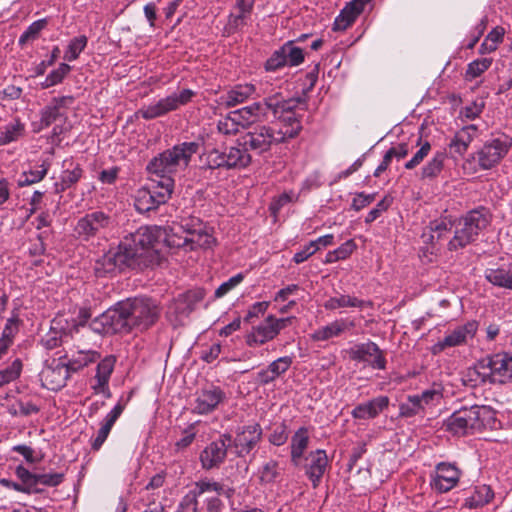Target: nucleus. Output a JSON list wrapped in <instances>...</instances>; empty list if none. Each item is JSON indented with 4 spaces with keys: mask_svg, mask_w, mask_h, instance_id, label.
Here are the masks:
<instances>
[{
    "mask_svg": "<svg viewBox=\"0 0 512 512\" xmlns=\"http://www.w3.org/2000/svg\"><path fill=\"white\" fill-rule=\"evenodd\" d=\"M166 230L159 226H142L120 242L117 248L109 250L94 266L98 277L114 274L136 264L139 258H146L156 250L161 240L168 242Z\"/></svg>",
    "mask_w": 512,
    "mask_h": 512,
    "instance_id": "f257e3e1",
    "label": "nucleus"
},
{
    "mask_svg": "<svg viewBox=\"0 0 512 512\" xmlns=\"http://www.w3.org/2000/svg\"><path fill=\"white\" fill-rule=\"evenodd\" d=\"M496 424L495 411L486 405L462 407L443 423L446 431L455 436H465L484 429H493Z\"/></svg>",
    "mask_w": 512,
    "mask_h": 512,
    "instance_id": "f03ea898",
    "label": "nucleus"
},
{
    "mask_svg": "<svg viewBox=\"0 0 512 512\" xmlns=\"http://www.w3.org/2000/svg\"><path fill=\"white\" fill-rule=\"evenodd\" d=\"M196 142H183L155 156L147 165L148 172L159 180H174L173 176L184 171L194 154L198 152Z\"/></svg>",
    "mask_w": 512,
    "mask_h": 512,
    "instance_id": "7ed1b4c3",
    "label": "nucleus"
},
{
    "mask_svg": "<svg viewBox=\"0 0 512 512\" xmlns=\"http://www.w3.org/2000/svg\"><path fill=\"white\" fill-rule=\"evenodd\" d=\"M470 381L506 383L512 379V354L498 353L482 358L467 372Z\"/></svg>",
    "mask_w": 512,
    "mask_h": 512,
    "instance_id": "20e7f679",
    "label": "nucleus"
},
{
    "mask_svg": "<svg viewBox=\"0 0 512 512\" xmlns=\"http://www.w3.org/2000/svg\"><path fill=\"white\" fill-rule=\"evenodd\" d=\"M490 223V215L484 208L475 209L458 219L454 226V237L448 243L451 251L462 249L474 242L480 232Z\"/></svg>",
    "mask_w": 512,
    "mask_h": 512,
    "instance_id": "39448f33",
    "label": "nucleus"
},
{
    "mask_svg": "<svg viewBox=\"0 0 512 512\" xmlns=\"http://www.w3.org/2000/svg\"><path fill=\"white\" fill-rule=\"evenodd\" d=\"M124 302L132 329L140 331L153 326L160 316V307L147 297L128 298Z\"/></svg>",
    "mask_w": 512,
    "mask_h": 512,
    "instance_id": "423d86ee",
    "label": "nucleus"
},
{
    "mask_svg": "<svg viewBox=\"0 0 512 512\" xmlns=\"http://www.w3.org/2000/svg\"><path fill=\"white\" fill-rule=\"evenodd\" d=\"M284 142L281 131L268 125H258L238 138L239 146L245 147L249 152L252 151L258 155L270 151L273 145Z\"/></svg>",
    "mask_w": 512,
    "mask_h": 512,
    "instance_id": "0eeeda50",
    "label": "nucleus"
},
{
    "mask_svg": "<svg viewBox=\"0 0 512 512\" xmlns=\"http://www.w3.org/2000/svg\"><path fill=\"white\" fill-rule=\"evenodd\" d=\"M174 188V180L152 179L151 185L138 191L136 197V208L141 212L155 209L165 203L171 196Z\"/></svg>",
    "mask_w": 512,
    "mask_h": 512,
    "instance_id": "6e6552de",
    "label": "nucleus"
},
{
    "mask_svg": "<svg viewBox=\"0 0 512 512\" xmlns=\"http://www.w3.org/2000/svg\"><path fill=\"white\" fill-rule=\"evenodd\" d=\"M212 493L224 495V497L230 499L235 490L210 479L199 480L195 483L194 488L183 497L177 512H198V498Z\"/></svg>",
    "mask_w": 512,
    "mask_h": 512,
    "instance_id": "1a4fd4ad",
    "label": "nucleus"
},
{
    "mask_svg": "<svg viewBox=\"0 0 512 512\" xmlns=\"http://www.w3.org/2000/svg\"><path fill=\"white\" fill-rule=\"evenodd\" d=\"M194 95L195 92L191 89H183L181 91L174 92L165 98L159 99L155 103L144 106L139 113L141 117L146 120L155 119L186 105L191 101Z\"/></svg>",
    "mask_w": 512,
    "mask_h": 512,
    "instance_id": "9d476101",
    "label": "nucleus"
},
{
    "mask_svg": "<svg viewBox=\"0 0 512 512\" xmlns=\"http://www.w3.org/2000/svg\"><path fill=\"white\" fill-rule=\"evenodd\" d=\"M93 324L95 330L106 334L127 333L132 330L123 301L105 311Z\"/></svg>",
    "mask_w": 512,
    "mask_h": 512,
    "instance_id": "9b49d317",
    "label": "nucleus"
},
{
    "mask_svg": "<svg viewBox=\"0 0 512 512\" xmlns=\"http://www.w3.org/2000/svg\"><path fill=\"white\" fill-rule=\"evenodd\" d=\"M293 319V317L276 318L269 315L261 324L252 328L246 336V344L249 347H257L273 340Z\"/></svg>",
    "mask_w": 512,
    "mask_h": 512,
    "instance_id": "f8f14e48",
    "label": "nucleus"
},
{
    "mask_svg": "<svg viewBox=\"0 0 512 512\" xmlns=\"http://www.w3.org/2000/svg\"><path fill=\"white\" fill-rule=\"evenodd\" d=\"M230 446H232V436L229 434H222L209 443L200 453L202 468L205 470L218 468L225 461Z\"/></svg>",
    "mask_w": 512,
    "mask_h": 512,
    "instance_id": "ddd939ff",
    "label": "nucleus"
},
{
    "mask_svg": "<svg viewBox=\"0 0 512 512\" xmlns=\"http://www.w3.org/2000/svg\"><path fill=\"white\" fill-rule=\"evenodd\" d=\"M346 354L353 361L367 363L374 369H385L386 360L383 352L372 341L355 344L346 350Z\"/></svg>",
    "mask_w": 512,
    "mask_h": 512,
    "instance_id": "4468645a",
    "label": "nucleus"
},
{
    "mask_svg": "<svg viewBox=\"0 0 512 512\" xmlns=\"http://www.w3.org/2000/svg\"><path fill=\"white\" fill-rule=\"evenodd\" d=\"M477 330L475 322H468L464 325L456 327L454 330L447 333V335L432 347L433 354H439L447 348L463 345L468 339L474 337Z\"/></svg>",
    "mask_w": 512,
    "mask_h": 512,
    "instance_id": "2eb2a0df",
    "label": "nucleus"
},
{
    "mask_svg": "<svg viewBox=\"0 0 512 512\" xmlns=\"http://www.w3.org/2000/svg\"><path fill=\"white\" fill-rule=\"evenodd\" d=\"M109 225V217L103 212H93L80 218L75 226V233L82 240H89L98 235Z\"/></svg>",
    "mask_w": 512,
    "mask_h": 512,
    "instance_id": "dca6fc26",
    "label": "nucleus"
},
{
    "mask_svg": "<svg viewBox=\"0 0 512 512\" xmlns=\"http://www.w3.org/2000/svg\"><path fill=\"white\" fill-rule=\"evenodd\" d=\"M194 222L198 227H196V230H193L191 236L169 239L168 244L174 247H189L191 250L196 248H210L214 244L215 238L201 221Z\"/></svg>",
    "mask_w": 512,
    "mask_h": 512,
    "instance_id": "f3484780",
    "label": "nucleus"
},
{
    "mask_svg": "<svg viewBox=\"0 0 512 512\" xmlns=\"http://www.w3.org/2000/svg\"><path fill=\"white\" fill-rule=\"evenodd\" d=\"M225 399L226 394L220 387L209 385L197 392L192 411L196 414H208Z\"/></svg>",
    "mask_w": 512,
    "mask_h": 512,
    "instance_id": "a211bd4d",
    "label": "nucleus"
},
{
    "mask_svg": "<svg viewBox=\"0 0 512 512\" xmlns=\"http://www.w3.org/2000/svg\"><path fill=\"white\" fill-rule=\"evenodd\" d=\"M511 142L508 139H494L487 143L478 153V161L482 168L495 166L509 151Z\"/></svg>",
    "mask_w": 512,
    "mask_h": 512,
    "instance_id": "6ab92c4d",
    "label": "nucleus"
},
{
    "mask_svg": "<svg viewBox=\"0 0 512 512\" xmlns=\"http://www.w3.org/2000/svg\"><path fill=\"white\" fill-rule=\"evenodd\" d=\"M261 435L262 429L259 424L243 427L236 437L232 438V446L235 447L236 454L240 457L248 454L259 442Z\"/></svg>",
    "mask_w": 512,
    "mask_h": 512,
    "instance_id": "aec40b11",
    "label": "nucleus"
},
{
    "mask_svg": "<svg viewBox=\"0 0 512 512\" xmlns=\"http://www.w3.org/2000/svg\"><path fill=\"white\" fill-rule=\"evenodd\" d=\"M22 475L26 481L28 480L31 494L42 493L44 491L42 486L57 487L64 480L63 473H33L30 472L27 468L26 471L22 472Z\"/></svg>",
    "mask_w": 512,
    "mask_h": 512,
    "instance_id": "412c9836",
    "label": "nucleus"
},
{
    "mask_svg": "<svg viewBox=\"0 0 512 512\" xmlns=\"http://www.w3.org/2000/svg\"><path fill=\"white\" fill-rule=\"evenodd\" d=\"M74 98L72 96H63L53 98L41 112V124L44 127L50 126L52 123L66 119V108L72 104Z\"/></svg>",
    "mask_w": 512,
    "mask_h": 512,
    "instance_id": "4be33fe9",
    "label": "nucleus"
},
{
    "mask_svg": "<svg viewBox=\"0 0 512 512\" xmlns=\"http://www.w3.org/2000/svg\"><path fill=\"white\" fill-rule=\"evenodd\" d=\"M460 478V471L451 464L440 463L436 468V477L432 482L435 490L445 493L454 488Z\"/></svg>",
    "mask_w": 512,
    "mask_h": 512,
    "instance_id": "5701e85b",
    "label": "nucleus"
},
{
    "mask_svg": "<svg viewBox=\"0 0 512 512\" xmlns=\"http://www.w3.org/2000/svg\"><path fill=\"white\" fill-rule=\"evenodd\" d=\"M371 0H352L349 2L336 17L333 30L344 31L350 27L356 18L364 11Z\"/></svg>",
    "mask_w": 512,
    "mask_h": 512,
    "instance_id": "b1692460",
    "label": "nucleus"
},
{
    "mask_svg": "<svg viewBox=\"0 0 512 512\" xmlns=\"http://www.w3.org/2000/svg\"><path fill=\"white\" fill-rule=\"evenodd\" d=\"M300 102V98L285 99L281 92L276 91L265 96L261 103L265 107V114L267 113V110H270L274 117L281 119V114L285 112H292Z\"/></svg>",
    "mask_w": 512,
    "mask_h": 512,
    "instance_id": "393cba45",
    "label": "nucleus"
},
{
    "mask_svg": "<svg viewBox=\"0 0 512 512\" xmlns=\"http://www.w3.org/2000/svg\"><path fill=\"white\" fill-rule=\"evenodd\" d=\"M256 94V87L253 84H238L220 96L219 104L226 108L235 107L246 102Z\"/></svg>",
    "mask_w": 512,
    "mask_h": 512,
    "instance_id": "a878e982",
    "label": "nucleus"
},
{
    "mask_svg": "<svg viewBox=\"0 0 512 512\" xmlns=\"http://www.w3.org/2000/svg\"><path fill=\"white\" fill-rule=\"evenodd\" d=\"M306 475L312 481L313 487L316 488L328 466V457L324 450H316L311 452L306 458Z\"/></svg>",
    "mask_w": 512,
    "mask_h": 512,
    "instance_id": "bb28decb",
    "label": "nucleus"
},
{
    "mask_svg": "<svg viewBox=\"0 0 512 512\" xmlns=\"http://www.w3.org/2000/svg\"><path fill=\"white\" fill-rule=\"evenodd\" d=\"M389 406L387 396H378L367 402L360 403L352 410V417L359 420L376 418Z\"/></svg>",
    "mask_w": 512,
    "mask_h": 512,
    "instance_id": "cd10ccee",
    "label": "nucleus"
},
{
    "mask_svg": "<svg viewBox=\"0 0 512 512\" xmlns=\"http://www.w3.org/2000/svg\"><path fill=\"white\" fill-rule=\"evenodd\" d=\"M205 297V291L195 288L180 294L174 301V311L180 316H188Z\"/></svg>",
    "mask_w": 512,
    "mask_h": 512,
    "instance_id": "c85d7f7f",
    "label": "nucleus"
},
{
    "mask_svg": "<svg viewBox=\"0 0 512 512\" xmlns=\"http://www.w3.org/2000/svg\"><path fill=\"white\" fill-rule=\"evenodd\" d=\"M125 409V404L118 402L115 407L107 414L104 418L100 429L97 432V436L92 441V449L97 451L101 448L103 443L106 441L114 423L120 417Z\"/></svg>",
    "mask_w": 512,
    "mask_h": 512,
    "instance_id": "c756f323",
    "label": "nucleus"
},
{
    "mask_svg": "<svg viewBox=\"0 0 512 512\" xmlns=\"http://www.w3.org/2000/svg\"><path fill=\"white\" fill-rule=\"evenodd\" d=\"M63 168L60 182L56 183V191L62 192L75 185L83 175V170L78 163L72 159H66L63 162Z\"/></svg>",
    "mask_w": 512,
    "mask_h": 512,
    "instance_id": "7c9ffc66",
    "label": "nucleus"
},
{
    "mask_svg": "<svg viewBox=\"0 0 512 512\" xmlns=\"http://www.w3.org/2000/svg\"><path fill=\"white\" fill-rule=\"evenodd\" d=\"M69 376L70 372L68 371L63 361H60L54 367H47L42 372V377L47 383V388L50 390H58L65 386Z\"/></svg>",
    "mask_w": 512,
    "mask_h": 512,
    "instance_id": "2f4dec72",
    "label": "nucleus"
},
{
    "mask_svg": "<svg viewBox=\"0 0 512 512\" xmlns=\"http://www.w3.org/2000/svg\"><path fill=\"white\" fill-rule=\"evenodd\" d=\"M485 278L494 286L512 290V264L486 269Z\"/></svg>",
    "mask_w": 512,
    "mask_h": 512,
    "instance_id": "473e14b6",
    "label": "nucleus"
},
{
    "mask_svg": "<svg viewBox=\"0 0 512 512\" xmlns=\"http://www.w3.org/2000/svg\"><path fill=\"white\" fill-rule=\"evenodd\" d=\"M99 358L100 354L97 351L79 350L63 363L70 373H75L89 364L96 362Z\"/></svg>",
    "mask_w": 512,
    "mask_h": 512,
    "instance_id": "72a5a7b5",
    "label": "nucleus"
},
{
    "mask_svg": "<svg viewBox=\"0 0 512 512\" xmlns=\"http://www.w3.org/2000/svg\"><path fill=\"white\" fill-rule=\"evenodd\" d=\"M352 327H354L353 322L348 323L344 319L335 320L332 323L315 330L311 337L315 341H326L330 338L339 336L346 329Z\"/></svg>",
    "mask_w": 512,
    "mask_h": 512,
    "instance_id": "f704fd0d",
    "label": "nucleus"
},
{
    "mask_svg": "<svg viewBox=\"0 0 512 512\" xmlns=\"http://www.w3.org/2000/svg\"><path fill=\"white\" fill-rule=\"evenodd\" d=\"M226 168H246L252 162V156L248 149L242 146L230 147L225 152Z\"/></svg>",
    "mask_w": 512,
    "mask_h": 512,
    "instance_id": "c9c22d12",
    "label": "nucleus"
},
{
    "mask_svg": "<svg viewBox=\"0 0 512 512\" xmlns=\"http://www.w3.org/2000/svg\"><path fill=\"white\" fill-rule=\"evenodd\" d=\"M370 305L369 301H365L362 299H358L354 296L339 294L333 297H330L323 304L324 308L327 310H336L339 308L345 307H356V308H364Z\"/></svg>",
    "mask_w": 512,
    "mask_h": 512,
    "instance_id": "e433bc0d",
    "label": "nucleus"
},
{
    "mask_svg": "<svg viewBox=\"0 0 512 512\" xmlns=\"http://www.w3.org/2000/svg\"><path fill=\"white\" fill-rule=\"evenodd\" d=\"M447 154L444 151H437L433 158L425 164L420 172L421 180H434L436 179L444 168V162Z\"/></svg>",
    "mask_w": 512,
    "mask_h": 512,
    "instance_id": "4c0bfd02",
    "label": "nucleus"
},
{
    "mask_svg": "<svg viewBox=\"0 0 512 512\" xmlns=\"http://www.w3.org/2000/svg\"><path fill=\"white\" fill-rule=\"evenodd\" d=\"M494 497V493L490 486H475L471 495L466 499L465 506L470 509L482 507L488 504Z\"/></svg>",
    "mask_w": 512,
    "mask_h": 512,
    "instance_id": "58836bf2",
    "label": "nucleus"
},
{
    "mask_svg": "<svg viewBox=\"0 0 512 512\" xmlns=\"http://www.w3.org/2000/svg\"><path fill=\"white\" fill-rule=\"evenodd\" d=\"M234 112L242 123V128H246L261 117H265V107L261 102H255Z\"/></svg>",
    "mask_w": 512,
    "mask_h": 512,
    "instance_id": "ea45409f",
    "label": "nucleus"
},
{
    "mask_svg": "<svg viewBox=\"0 0 512 512\" xmlns=\"http://www.w3.org/2000/svg\"><path fill=\"white\" fill-rule=\"evenodd\" d=\"M309 442L308 431L302 427L296 431L291 440V460L297 465L303 455L304 450L307 448Z\"/></svg>",
    "mask_w": 512,
    "mask_h": 512,
    "instance_id": "a19ab883",
    "label": "nucleus"
},
{
    "mask_svg": "<svg viewBox=\"0 0 512 512\" xmlns=\"http://www.w3.org/2000/svg\"><path fill=\"white\" fill-rule=\"evenodd\" d=\"M443 386L440 383H433L420 395H416L425 410L427 407L437 406L443 398Z\"/></svg>",
    "mask_w": 512,
    "mask_h": 512,
    "instance_id": "79ce46f5",
    "label": "nucleus"
},
{
    "mask_svg": "<svg viewBox=\"0 0 512 512\" xmlns=\"http://www.w3.org/2000/svg\"><path fill=\"white\" fill-rule=\"evenodd\" d=\"M49 167L50 163L47 161H43L37 169H30L29 171H24L18 179V186L24 187L40 182L47 175Z\"/></svg>",
    "mask_w": 512,
    "mask_h": 512,
    "instance_id": "37998d69",
    "label": "nucleus"
},
{
    "mask_svg": "<svg viewBox=\"0 0 512 512\" xmlns=\"http://www.w3.org/2000/svg\"><path fill=\"white\" fill-rule=\"evenodd\" d=\"M242 128L238 116L234 111L218 121L217 129L223 135H236Z\"/></svg>",
    "mask_w": 512,
    "mask_h": 512,
    "instance_id": "c03bdc74",
    "label": "nucleus"
},
{
    "mask_svg": "<svg viewBox=\"0 0 512 512\" xmlns=\"http://www.w3.org/2000/svg\"><path fill=\"white\" fill-rule=\"evenodd\" d=\"M453 224L445 219L436 220L430 224V234H423L424 242L442 239L452 228Z\"/></svg>",
    "mask_w": 512,
    "mask_h": 512,
    "instance_id": "a18cd8bd",
    "label": "nucleus"
},
{
    "mask_svg": "<svg viewBox=\"0 0 512 512\" xmlns=\"http://www.w3.org/2000/svg\"><path fill=\"white\" fill-rule=\"evenodd\" d=\"M39 407L31 401L17 400L15 403L8 406V413L11 416H30L39 412Z\"/></svg>",
    "mask_w": 512,
    "mask_h": 512,
    "instance_id": "49530a36",
    "label": "nucleus"
},
{
    "mask_svg": "<svg viewBox=\"0 0 512 512\" xmlns=\"http://www.w3.org/2000/svg\"><path fill=\"white\" fill-rule=\"evenodd\" d=\"M282 122L285 128H281L278 131L282 132L284 142L296 137L302 129L300 120L294 114L283 117Z\"/></svg>",
    "mask_w": 512,
    "mask_h": 512,
    "instance_id": "de8ad7c7",
    "label": "nucleus"
},
{
    "mask_svg": "<svg viewBox=\"0 0 512 512\" xmlns=\"http://www.w3.org/2000/svg\"><path fill=\"white\" fill-rule=\"evenodd\" d=\"M258 473L261 483L270 484L276 481L281 471L276 461L269 460L259 469Z\"/></svg>",
    "mask_w": 512,
    "mask_h": 512,
    "instance_id": "09e8293b",
    "label": "nucleus"
},
{
    "mask_svg": "<svg viewBox=\"0 0 512 512\" xmlns=\"http://www.w3.org/2000/svg\"><path fill=\"white\" fill-rule=\"evenodd\" d=\"M23 471H26V468L22 465L17 466L15 469V474L17 478L21 481V483H16L8 479H1L0 484L9 489H13L17 492L31 494L28 485V480L26 481V479H24V476L22 475Z\"/></svg>",
    "mask_w": 512,
    "mask_h": 512,
    "instance_id": "8fccbe9b",
    "label": "nucleus"
},
{
    "mask_svg": "<svg viewBox=\"0 0 512 512\" xmlns=\"http://www.w3.org/2000/svg\"><path fill=\"white\" fill-rule=\"evenodd\" d=\"M399 411L402 417H413L425 410L423 409L418 397L416 395H410L407 397L405 402L400 404Z\"/></svg>",
    "mask_w": 512,
    "mask_h": 512,
    "instance_id": "3c124183",
    "label": "nucleus"
},
{
    "mask_svg": "<svg viewBox=\"0 0 512 512\" xmlns=\"http://www.w3.org/2000/svg\"><path fill=\"white\" fill-rule=\"evenodd\" d=\"M492 62L493 60L491 58H482L472 61L468 64L465 74L466 79L472 80L479 77L490 68Z\"/></svg>",
    "mask_w": 512,
    "mask_h": 512,
    "instance_id": "603ef678",
    "label": "nucleus"
},
{
    "mask_svg": "<svg viewBox=\"0 0 512 512\" xmlns=\"http://www.w3.org/2000/svg\"><path fill=\"white\" fill-rule=\"evenodd\" d=\"M281 52L284 53L287 65L297 66L304 61L303 50L288 42L281 47Z\"/></svg>",
    "mask_w": 512,
    "mask_h": 512,
    "instance_id": "864d4df0",
    "label": "nucleus"
},
{
    "mask_svg": "<svg viewBox=\"0 0 512 512\" xmlns=\"http://www.w3.org/2000/svg\"><path fill=\"white\" fill-rule=\"evenodd\" d=\"M23 131L24 125L19 121L7 125L0 134V144L5 145L17 140L20 136H22Z\"/></svg>",
    "mask_w": 512,
    "mask_h": 512,
    "instance_id": "5fc2aeb1",
    "label": "nucleus"
},
{
    "mask_svg": "<svg viewBox=\"0 0 512 512\" xmlns=\"http://www.w3.org/2000/svg\"><path fill=\"white\" fill-rule=\"evenodd\" d=\"M87 37L84 35L73 38L65 52L64 58L68 61L76 60L87 45Z\"/></svg>",
    "mask_w": 512,
    "mask_h": 512,
    "instance_id": "6e6d98bb",
    "label": "nucleus"
},
{
    "mask_svg": "<svg viewBox=\"0 0 512 512\" xmlns=\"http://www.w3.org/2000/svg\"><path fill=\"white\" fill-rule=\"evenodd\" d=\"M70 70L71 67L68 64L61 63L57 69L46 77L45 81L41 83V87L46 89L61 83Z\"/></svg>",
    "mask_w": 512,
    "mask_h": 512,
    "instance_id": "4d7b16f0",
    "label": "nucleus"
},
{
    "mask_svg": "<svg viewBox=\"0 0 512 512\" xmlns=\"http://www.w3.org/2000/svg\"><path fill=\"white\" fill-rule=\"evenodd\" d=\"M22 370V362L19 359L14 360L10 366L6 369L0 371V383L2 385L8 384L14 380H16Z\"/></svg>",
    "mask_w": 512,
    "mask_h": 512,
    "instance_id": "13d9d810",
    "label": "nucleus"
},
{
    "mask_svg": "<svg viewBox=\"0 0 512 512\" xmlns=\"http://www.w3.org/2000/svg\"><path fill=\"white\" fill-rule=\"evenodd\" d=\"M116 359L114 356H107L97 366L95 379L106 380L109 382L113 372Z\"/></svg>",
    "mask_w": 512,
    "mask_h": 512,
    "instance_id": "bf43d9fd",
    "label": "nucleus"
},
{
    "mask_svg": "<svg viewBox=\"0 0 512 512\" xmlns=\"http://www.w3.org/2000/svg\"><path fill=\"white\" fill-rule=\"evenodd\" d=\"M47 21L40 19L33 22L26 31L20 36L19 43L24 44L27 41L34 40L38 37L39 33L46 27Z\"/></svg>",
    "mask_w": 512,
    "mask_h": 512,
    "instance_id": "052dcab7",
    "label": "nucleus"
},
{
    "mask_svg": "<svg viewBox=\"0 0 512 512\" xmlns=\"http://www.w3.org/2000/svg\"><path fill=\"white\" fill-rule=\"evenodd\" d=\"M420 145L419 150L413 155V157L405 163V168L408 170L414 169L417 167L430 153L431 144L428 141L423 143H418Z\"/></svg>",
    "mask_w": 512,
    "mask_h": 512,
    "instance_id": "680f3d73",
    "label": "nucleus"
},
{
    "mask_svg": "<svg viewBox=\"0 0 512 512\" xmlns=\"http://www.w3.org/2000/svg\"><path fill=\"white\" fill-rule=\"evenodd\" d=\"M291 364L292 357L284 356L270 363L268 368L270 369L271 373L275 375V377L277 378L280 375L284 374L290 368Z\"/></svg>",
    "mask_w": 512,
    "mask_h": 512,
    "instance_id": "e2e57ef3",
    "label": "nucleus"
},
{
    "mask_svg": "<svg viewBox=\"0 0 512 512\" xmlns=\"http://www.w3.org/2000/svg\"><path fill=\"white\" fill-rule=\"evenodd\" d=\"M19 331V319L17 316L9 318L5 324L0 338L13 343L15 335Z\"/></svg>",
    "mask_w": 512,
    "mask_h": 512,
    "instance_id": "0e129e2a",
    "label": "nucleus"
},
{
    "mask_svg": "<svg viewBox=\"0 0 512 512\" xmlns=\"http://www.w3.org/2000/svg\"><path fill=\"white\" fill-rule=\"evenodd\" d=\"M287 65L284 53L281 52V48L276 50L271 57L266 61L265 68L268 71H275Z\"/></svg>",
    "mask_w": 512,
    "mask_h": 512,
    "instance_id": "69168bd1",
    "label": "nucleus"
},
{
    "mask_svg": "<svg viewBox=\"0 0 512 512\" xmlns=\"http://www.w3.org/2000/svg\"><path fill=\"white\" fill-rule=\"evenodd\" d=\"M243 280V276L241 274H237L231 277L228 281L222 283L215 291V297L221 298L226 295L230 290L235 288L238 284H240Z\"/></svg>",
    "mask_w": 512,
    "mask_h": 512,
    "instance_id": "338daca9",
    "label": "nucleus"
},
{
    "mask_svg": "<svg viewBox=\"0 0 512 512\" xmlns=\"http://www.w3.org/2000/svg\"><path fill=\"white\" fill-rule=\"evenodd\" d=\"M207 163L209 168L216 169L225 167L226 168V157L225 152H219L214 150L208 154Z\"/></svg>",
    "mask_w": 512,
    "mask_h": 512,
    "instance_id": "774afa93",
    "label": "nucleus"
}]
</instances>
